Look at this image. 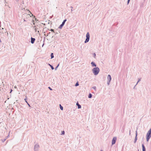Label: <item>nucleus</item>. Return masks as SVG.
Segmentation results:
<instances>
[{
	"instance_id": "27",
	"label": "nucleus",
	"mask_w": 151,
	"mask_h": 151,
	"mask_svg": "<svg viewBox=\"0 0 151 151\" xmlns=\"http://www.w3.org/2000/svg\"><path fill=\"white\" fill-rule=\"evenodd\" d=\"M93 57L95 58L96 56V54L95 53H93Z\"/></svg>"
},
{
	"instance_id": "14",
	"label": "nucleus",
	"mask_w": 151,
	"mask_h": 151,
	"mask_svg": "<svg viewBox=\"0 0 151 151\" xmlns=\"http://www.w3.org/2000/svg\"><path fill=\"white\" fill-rule=\"evenodd\" d=\"M48 65L51 67V68L52 69V70H53L54 69V67H53V66H52V65H51L50 64H48Z\"/></svg>"
},
{
	"instance_id": "16",
	"label": "nucleus",
	"mask_w": 151,
	"mask_h": 151,
	"mask_svg": "<svg viewBox=\"0 0 151 151\" xmlns=\"http://www.w3.org/2000/svg\"><path fill=\"white\" fill-rule=\"evenodd\" d=\"M137 139V137H135V139L134 140V143H135L136 142Z\"/></svg>"
},
{
	"instance_id": "37",
	"label": "nucleus",
	"mask_w": 151,
	"mask_h": 151,
	"mask_svg": "<svg viewBox=\"0 0 151 151\" xmlns=\"http://www.w3.org/2000/svg\"><path fill=\"white\" fill-rule=\"evenodd\" d=\"M70 8H71V9H73V7H72V6H71V7H70Z\"/></svg>"
},
{
	"instance_id": "26",
	"label": "nucleus",
	"mask_w": 151,
	"mask_h": 151,
	"mask_svg": "<svg viewBox=\"0 0 151 151\" xmlns=\"http://www.w3.org/2000/svg\"><path fill=\"white\" fill-rule=\"evenodd\" d=\"M65 134V132L64 131H62V134Z\"/></svg>"
},
{
	"instance_id": "5",
	"label": "nucleus",
	"mask_w": 151,
	"mask_h": 151,
	"mask_svg": "<svg viewBox=\"0 0 151 151\" xmlns=\"http://www.w3.org/2000/svg\"><path fill=\"white\" fill-rule=\"evenodd\" d=\"M4 28H2V29L3 30L2 31V32H0V37H1V38L4 37V34L6 33V30H4Z\"/></svg>"
},
{
	"instance_id": "13",
	"label": "nucleus",
	"mask_w": 151,
	"mask_h": 151,
	"mask_svg": "<svg viewBox=\"0 0 151 151\" xmlns=\"http://www.w3.org/2000/svg\"><path fill=\"white\" fill-rule=\"evenodd\" d=\"M76 105L78 106V109H80L81 108V106L78 103V102L76 104Z\"/></svg>"
},
{
	"instance_id": "41",
	"label": "nucleus",
	"mask_w": 151,
	"mask_h": 151,
	"mask_svg": "<svg viewBox=\"0 0 151 151\" xmlns=\"http://www.w3.org/2000/svg\"><path fill=\"white\" fill-rule=\"evenodd\" d=\"M136 85H135V86H134V87H135V86H136Z\"/></svg>"
},
{
	"instance_id": "21",
	"label": "nucleus",
	"mask_w": 151,
	"mask_h": 151,
	"mask_svg": "<svg viewBox=\"0 0 151 151\" xmlns=\"http://www.w3.org/2000/svg\"><path fill=\"white\" fill-rule=\"evenodd\" d=\"M59 64H58L57 66L55 68V70H57V68H58V66H59Z\"/></svg>"
},
{
	"instance_id": "3",
	"label": "nucleus",
	"mask_w": 151,
	"mask_h": 151,
	"mask_svg": "<svg viewBox=\"0 0 151 151\" xmlns=\"http://www.w3.org/2000/svg\"><path fill=\"white\" fill-rule=\"evenodd\" d=\"M28 12L29 14H27V13H24L23 15V17H26L27 18H29L30 17H31V14L32 15V13L30 11H29V10H28Z\"/></svg>"
},
{
	"instance_id": "46",
	"label": "nucleus",
	"mask_w": 151,
	"mask_h": 151,
	"mask_svg": "<svg viewBox=\"0 0 151 151\" xmlns=\"http://www.w3.org/2000/svg\"><path fill=\"white\" fill-rule=\"evenodd\" d=\"M37 32H38V33H39V31H38Z\"/></svg>"
},
{
	"instance_id": "8",
	"label": "nucleus",
	"mask_w": 151,
	"mask_h": 151,
	"mask_svg": "<svg viewBox=\"0 0 151 151\" xmlns=\"http://www.w3.org/2000/svg\"><path fill=\"white\" fill-rule=\"evenodd\" d=\"M116 137H114L113 138L112 140V145H113L116 142Z\"/></svg>"
},
{
	"instance_id": "11",
	"label": "nucleus",
	"mask_w": 151,
	"mask_h": 151,
	"mask_svg": "<svg viewBox=\"0 0 151 151\" xmlns=\"http://www.w3.org/2000/svg\"><path fill=\"white\" fill-rule=\"evenodd\" d=\"M91 64L92 66H93V67L94 66V67H96V64L93 62H92L91 63Z\"/></svg>"
},
{
	"instance_id": "17",
	"label": "nucleus",
	"mask_w": 151,
	"mask_h": 151,
	"mask_svg": "<svg viewBox=\"0 0 151 151\" xmlns=\"http://www.w3.org/2000/svg\"><path fill=\"white\" fill-rule=\"evenodd\" d=\"M60 109L62 110H63V107L61 106V104H60Z\"/></svg>"
},
{
	"instance_id": "2",
	"label": "nucleus",
	"mask_w": 151,
	"mask_h": 151,
	"mask_svg": "<svg viewBox=\"0 0 151 151\" xmlns=\"http://www.w3.org/2000/svg\"><path fill=\"white\" fill-rule=\"evenodd\" d=\"M146 136L147 141L148 142L151 137V128L148 131Z\"/></svg>"
},
{
	"instance_id": "32",
	"label": "nucleus",
	"mask_w": 151,
	"mask_h": 151,
	"mask_svg": "<svg viewBox=\"0 0 151 151\" xmlns=\"http://www.w3.org/2000/svg\"><path fill=\"white\" fill-rule=\"evenodd\" d=\"M24 100L25 101H26V102L27 103H28L27 101V99H24Z\"/></svg>"
},
{
	"instance_id": "23",
	"label": "nucleus",
	"mask_w": 151,
	"mask_h": 151,
	"mask_svg": "<svg viewBox=\"0 0 151 151\" xmlns=\"http://www.w3.org/2000/svg\"><path fill=\"white\" fill-rule=\"evenodd\" d=\"M140 81H141V79L140 78L138 80V81L137 82V83L136 84V85L138 83V82H139Z\"/></svg>"
},
{
	"instance_id": "30",
	"label": "nucleus",
	"mask_w": 151,
	"mask_h": 151,
	"mask_svg": "<svg viewBox=\"0 0 151 151\" xmlns=\"http://www.w3.org/2000/svg\"><path fill=\"white\" fill-rule=\"evenodd\" d=\"M130 1V0H128L127 2V4H129V2Z\"/></svg>"
},
{
	"instance_id": "7",
	"label": "nucleus",
	"mask_w": 151,
	"mask_h": 151,
	"mask_svg": "<svg viewBox=\"0 0 151 151\" xmlns=\"http://www.w3.org/2000/svg\"><path fill=\"white\" fill-rule=\"evenodd\" d=\"M66 21V19L64 20L62 22V24L58 28L60 29H61L63 26L64 25L65 22Z\"/></svg>"
},
{
	"instance_id": "33",
	"label": "nucleus",
	"mask_w": 151,
	"mask_h": 151,
	"mask_svg": "<svg viewBox=\"0 0 151 151\" xmlns=\"http://www.w3.org/2000/svg\"><path fill=\"white\" fill-rule=\"evenodd\" d=\"M4 3H6V0H4Z\"/></svg>"
},
{
	"instance_id": "49",
	"label": "nucleus",
	"mask_w": 151,
	"mask_h": 151,
	"mask_svg": "<svg viewBox=\"0 0 151 151\" xmlns=\"http://www.w3.org/2000/svg\"><path fill=\"white\" fill-rule=\"evenodd\" d=\"M101 151H103L102 150H101Z\"/></svg>"
},
{
	"instance_id": "39",
	"label": "nucleus",
	"mask_w": 151,
	"mask_h": 151,
	"mask_svg": "<svg viewBox=\"0 0 151 151\" xmlns=\"http://www.w3.org/2000/svg\"><path fill=\"white\" fill-rule=\"evenodd\" d=\"M16 88V86H14V88Z\"/></svg>"
},
{
	"instance_id": "12",
	"label": "nucleus",
	"mask_w": 151,
	"mask_h": 151,
	"mask_svg": "<svg viewBox=\"0 0 151 151\" xmlns=\"http://www.w3.org/2000/svg\"><path fill=\"white\" fill-rule=\"evenodd\" d=\"M142 151H145V148L143 144L142 145Z\"/></svg>"
},
{
	"instance_id": "18",
	"label": "nucleus",
	"mask_w": 151,
	"mask_h": 151,
	"mask_svg": "<svg viewBox=\"0 0 151 151\" xmlns=\"http://www.w3.org/2000/svg\"><path fill=\"white\" fill-rule=\"evenodd\" d=\"M51 58L52 59L54 58V55L53 53H51Z\"/></svg>"
},
{
	"instance_id": "19",
	"label": "nucleus",
	"mask_w": 151,
	"mask_h": 151,
	"mask_svg": "<svg viewBox=\"0 0 151 151\" xmlns=\"http://www.w3.org/2000/svg\"><path fill=\"white\" fill-rule=\"evenodd\" d=\"M111 81L108 80L107 82V84H108V85H109Z\"/></svg>"
},
{
	"instance_id": "25",
	"label": "nucleus",
	"mask_w": 151,
	"mask_h": 151,
	"mask_svg": "<svg viewBox=\"0 0 151 151\" xmlns=\"http://www.w3.org/2000/svg\"><path fill=\"white\" fill-rule=\"evenodd\" d=\"M92 88H93L94 90H96V86H93V87H92Z\"/></svg>"
},
{
	"instance_id": "20",
	"label": "nucleus",
	"mask_w": 151,
	"mask_h": 151,
	"mask_svg": "<svg viewBox=\"0 0 151 151\" xmlns=\"http://www.w3.org/2000/svg\"><path fill=\"white\" fill-rule=\"evenodd\" d=\"M35 26H34V28L35 29V32H36L37 30L38 29V28H35Z\"/></svg>"
},
{
	"instance_id": "29",
	"label": "nucleus",
	"mask_w": 151,
	"mask_h": 151,
	"mask_svg": "<svg viewBox=\"0 0 151 151\" xmlns=\"http://www.w3.org/2000/svg\"><path fill=\"white\" fill-rule=\"evenodd\" d=\"M50 31H52V32H54V30L53 29H50Z\"/></svg>"
},
{
	"instance_id": "9",
	"label": "nucleus",
	"mask_w": 151,
	"mask_h": 151,
	"mask_svg": "<svg viewBox=\"0 0 151 151\" xmlns=\"http://www.w3.org/2000/svg\"><path fill=\"white\" fill-rule=\"evenodd\" d=\"M35 40V39L32 37L31 38V42L32 44H33Z\"/></svg>"
},
{
	"instance_id": "42",
	"label": "nucleus",
	"mask_w": 151,
	"mask_h": 151,
	"mask_svg": "<svg viewBox=\"0 0 151 151\" xmlns=\"http://www.w3.org/2000/svg\"><path fill=\"white\" fill-rule=\"evenodd\" d=\"M136 85H135V86H134V87H135V86H136Z\"/></svg>"
},
{
	"instance_id": "22",
	"label": "nucleus",
	"mask_w": 151,
	"mask_h": 151,
	"mask_svg": "<svg viewBox=\"0 0 151 151\" xmlns=\"http://www.w3.org/2000/svg\"><path fill=\"white\" fill-rule=\"evenodd\" d=\"M6 138L4 139H1V141H2V142H4L6 141Z\"/></svg>"
},
{
	"instance_id": "35",
	"label": "nucleus",
	"mask_w": 151,
	"mask_h": 151,
	"mask_svg": "<svg viewBox=\"0 0 151 151\" xmlns=\"http://www.w3.org/2000/svg\"><path fill=\"white\" fill-rule=\"evenodd\" d=\"M27 104L28 105V106H29V107H30V105H29V104L28 103H27Z\"/></svg>"
},
{
	"instance_id": "31",
	"label": "nucleus",
	"mask_w": 151,
	"mask_h": 151,
	"mask_svg": "<svg viewBox=\"0 0 151 151\" xmlns=\"http://www.w3.org/2000/svg\"><path fill=\"white\" fill-rule=\"evenodd\" d=\"M48 88L50 90H52V89L50 87H48Z\"/></svg>"
},
{
	"instance_id": "24",
	"label": "nucleus",
	"mask_w": 151,
	"mask_h": 151,
	"mask_svg": "<svg viewBox=\"0 0 151 151\" xmlns=\"http://www.w3.org/2000/svg\"><path fill=\"white\" fill-rule=\"evenodd\" d=\"M79 85V84H78V82H77L76 83L75 85V86H78Z\"/></svg>"
},
{
	"instance_id": "47",
	"label": "nucleus",
	"mask_w": 151,
	"mask_h": 151,
	"mask_svg": "<svg viewBox=\"0 0 151 151\" xmlns=\"http://www.w3.org/2000/svg\"><path fill=\"white\" fill-rule=\"evenodd\" d=\"M8 35V33H7V35Z\"/></svg>"
},
{
	"instance_id": "28",
	"label": "nucleus",
	"mask_w": 151,
	"mask_h": 151,
	"mask_svg": "<svg viewBox=\"0 0 151 151\" xmlns=\"http://www.w3.org/2000/svg\"><path fill=\"white\" fill-rule=\"evenodd\" d=\"M137 130L136 131V137H137Z\"/></svg>"
},
{
	"instance_id": "1",
	"label": "nucleus",
	"mask_w": 151,
	"mask_h": 151,
	"mask_svg": "<svg viewBox=\"0 0 151 151\" xmlns=\"http://www.w3.org/2000/svg\"><path fill=\"white\" fill-rule=\"evenodd\" d=\"M99 69L98 67H95L93 68L92 70V71L93 73L95 75H98L99 72Z\"/></svg>"
},
{
	"instance_id": "4",
	"label": "nucleus",
	"mask_w": 151,
	"mask_h": 151,
	"mask_svg": "<svg viewBox=\"0 0 151 151\" xmlns=\"http://www.w3.org/2000/svg\"><path fill=\"white\" fill-rule=\"evenodd\" d=\"M90 38V35L89 32H88L86 35V39L85 41V43H86L88 42Z\"/></svg>"
},
{
	"instance_id": "40",
	"label": "nucleus",
	"mask_w": 151,
	"mask_h": 151,
	"mask_svg": "<svg viewBox=\"0 0 151 151\" xmlns=\"http://www.w3.org/2000/svg\"><path fill=\"white\" fill-rule=\"evenodd\" d=\"M136 85H135V86H134V87H135V86H136Z\"/></svg>"
},
{
	"instance_id": "38",
	"label": "nucleus",
	"mask_w": 151,
	"mask_h": 151,
	"mask_svg": "<svg viewBox=\"0 0 151 151\" xmlns=\"http://www.w3.org/2000/svg\"><path fill=\"white\" fill-rule=\"evenodd\" d=\"M129 135L130 134V130L129 131Z\"/></svg>"
},
{
	"instance_id": "6",
	"label": "nucleus",
	"mask_w": 151,
	"mask_h": 151,
	"mask_svg": "<svg viewBox=\"0 0 151 151\" xmlns=\"http://www.w3.org/2000/svg\"><path fill=\"white\" fill-rule=\"evenodd\" d=\"M39 145L38 144H36L34 147V151H38Z\"/></svg>"
},
{
	"instance_id": "15",
	"label": "nucleus",
	"mask_w": 151,
	"mask_h": 151,
	"mask_svg": "<svg viewBox=\"0 0 151 151\" xmlns=\"http://www.w3.org/2000/svg\"><path fill=\"white\" fill-rule=\"evenodd\" d=\"M92 97V95L91 93H90L88 96V97L89 98H91Z\"/></svg>"
},
{
	"instance_id": "36",
	"label": "nucleus",
	"mask_w": 151,
	"mask_h": 151,
	"mask_svg": "<svg viewBox=\"0 0 151 151\" xmlns=\"http://www.w3.org/2000/svg\"><path fill=\"white\" fill-rule=\"evenodd\" d=\"M12 89H11L10 93H11V92H12Z\"/></svg>"
},
{
	"instance_id": "43",
	"label": "nucleus",
	"mask_w": 151,
	"mask_h": 151,
	"mask_svg": "<svg viewBox=\"0 0 151 151\" xmlns=\"http://www.w3.org/2000/svg\"><path fill=\"white\" fill-rule=\"evenodd\" d=\"M71 11H73V9H71Z\"/></svg>"
},
{
	"instance_id": "10",
	"label": "nucleus",
	"mask_w": 151,
	"mask_h": 151,
	"mask_svg": "<svg viewBox=\"0 0 151 151\" xmlns=\"http://www.w3.org/2000/svg\"><path fill=\"white\" fill-rule=\"evenodd\" d=\"M108 80L111 81V77L110 75H108L107 77Z\"/></svg>"
},
{
	"instance_id": "45",
	"label": "nucleus",
	"mask_w": 151,
	"mask_h": 151,
	"mask_svg": "<svg viewBox=\"0 0 151 151\" xmlns=\"http://www.w3.org/2000/svg\"><path fill=\"white\" fill-rule=\"evenodd\" d=\"M16 1H19V0H16Z\"/></svg>"
},
{
	"instance_id": "48",
	"label": "nucleus",
	"mask_w": 151,
	"mask_h": 151,
	"mask_svg": "<svg viewBox=\"0 0 151 151\" xmlns=\"http://www.w3.org/2000/svg\"><path fill=\"white\" fill-rule=\"evenodd\" d=\"M44 45V44H43L42 46H43Z\"/></svg>"
},
{
	"instance_id": "44",
	"label": "nucleus",
	"mask_w": 151,
	"mask_h": 151,
	"mask_svg": "<svg viewBox=\"0 0 151 151\" xmlns=\"http://www.w3.org/2000/svg\"><path fill=\"white\" fill-rule=\"evenodd\" d=\"M9 135H8L7 137H9Z\"/></svg>"
},
{
	"instance_id": "34",
	"label": "nucleus",
	"mask_w": 151,
	"mask_h": 151,
	"mask_svg": "<svg viewBox=\"0 0 151 151\" xmlns=\"http://www.w3.org/2000/svg\"><path fill=\"white\" fill-rule=\"evenodd\" d=\"M24 21H25V22H26L27 21L24 18Z\"/></svg>"
}]
</instances>
